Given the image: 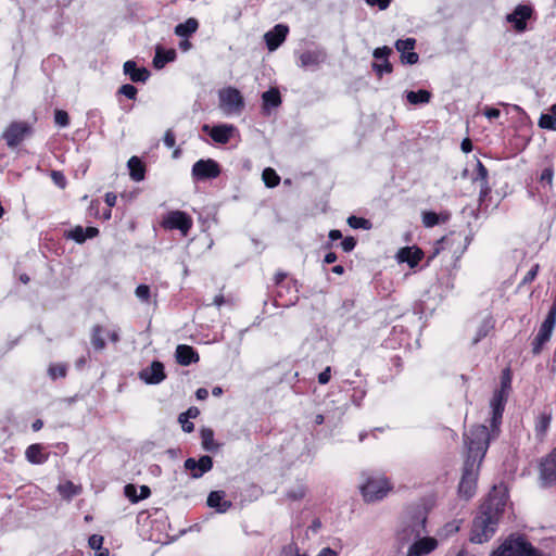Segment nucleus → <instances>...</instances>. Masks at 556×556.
I'll return each mask as SVG.
<instances>
[{
  "mask_svg": "<svg viewBox=\"0 0 556 556\" xmlns=\"http://www.w3.org/2000/svg\"><path fill=\"white\" fill-rule=\"evenodd\" d=\"M506 501L505 490L494 486L486 501L481 505L480 513L473 519L470 535L472 543H484L494 535Z\"/></svg>",
  "mask_w": 556,
  "mask_h": 556,
  "instance_id": "1",
  "label": "nucleus"
},
{
  "mask_svg": "<svg viewBox=\"0 0 556 556\" xmlns=\"http://www.w3.org/2000/svg\"><path fill=\"white\" fill-rule=\"evenodd\" d=\"M500 426L501 425H497L496 432H494L492 425L491 430H489L484 425H478L471 427L467 432H465L464 444L467 450L465 460H472L476 462V464L481 465L489 448L490 441L498 437Z\"/></svg>",
  "mask_w": 556,
  "mask_h": 556,
  "instance_id": "2",
  "label": "nucleus"
},
{
  "mask_svg": "<svg viewBox=\"0 0 556 556\" xmlns=\"http://www.w3.org/2000/svg\"><path fill=\"white\" fill-rule=\"evenodd\" d=\"M427 516L422 510H418L414 515L405 518L395 534L396 547L400 551L406 545H410L421 535L427 533L426 529Z\"/></svg>",
  "mask_w": 556,
  "mask_h": 556,
  "instance_id": "3",
  "label": "nucleus"
},
{
  "mask_svg": "<svg viewBox=\"0 0 556 556\" xmlns=\"http://www.w3.org/2000/svg\"><path fill=\"white\" fill-rule=\"evenodd\" d=\"M511 389V374L508 368L504 369L501 376V388L494 391L490 401L492 414V426L494 432L497 431V425L502 424L503 413Z\"/></svg>",
  "mask_w": 556,
  "mask_h": 556,
  "instance_id": "4",
  "label": "nucleus"
},
{
  "mask_svg": "<svg viewBox=\"0 0 556 556\" xmlns=\"http://www.w3.org/2000/svg\"><path fill=\"white\" fill-rule=\"evenodd\" d=\"M363 477L364 483L361 485V492L368 503L382 500L392 489L391 483L384 476L363 473Z\"/></svg>",
  "mask_w": 556,
  "mask_h": 556,
  "instance_id": "5",
  "label": "nucleus"
},
{
  "mask_svg": "<svg viewBox=\"0 0 556 556\" xmlns=\"http://www.w3.org/2000/svg\"><path fill=\"white\" fill-rule=\"evenodd\" d=\"M219 109L227 115H240L244 109V99L235 87H226L218 91Z\"/></svg>",
  "mask_w": 556,
  "mask_h": 556,
  "instance_id": "6",
  "label": "nucleus"
},
{
  "mask_svg": "<svg viewBox=\"0 0 556 556\" xmlns=\"http://www.w3.org/2000/svg\"><path fill=\"white\" fill-rule=\"evenodd\" d=\"M479 469L480 464H476V462L472 460H465L458 485V493L462 497L469 500L475 495Z\"/></svg>",
  "mask_w": 556,
  "mask_h": 556,
  "instance_id": "7",
  "label": "nucleus"
},
{
  "mask_svg": "<svg viewBox=\"0 0 556 556\" xmlns=\"http://www.w3.org/2000/svg\"><path fill=\"white\" fill-rule=\"evenodd\" d=\"M31 135V127L26 122H12L3 131L2 138L9 148H15Z\"/></svg>",
  "mask_w": 556,
  "mask_h": 556,
  "instance_id": "8",
  "label": "nucleus"
},
{
  "mask_svg": "<svg viewBox=\"0 0 556 556\" xmlns=\"http://www.w3.org/2000/svg\"><path fill=\"white\" fill-rule=\"evenodd\" d=\"M162 226L169 230L178 229L186 236L192 227V218L182 211H172L164 216Z\"/></svg>",
  "mask_w": 556,
  "mask_h": 556,
  "instance_id": "9",
  "label": "nucleus"
},
{
  "mask_svg": "<svg viewBox=\"0 0 556 556\" xmlns=\"http://www.w3.org/2000/svg\"><path fill=\"white\" fill-rule=\"evenodd\" d=\"M191 174L197 180L215 179L220 175V166L212 159L199 160L192 165Z\"/></svg>",
  "mask_w": 556,
  "mask_h": 556,
  "instance_id": "10",
  "label": "nucleus"
},
{
  "mask_svg": "<svg viewBox=\"0 0 556 556\" xmlns=\"http://www.w3.org/2000/svg\"><path fill=\"white\" fill-rule=\"evenodd\" d=\"M328 58L327 51L324 48L315 50H306L299 55V65L302 68H317L320 64L325 63Z\"/></svg>",
  "mask_w": 556,
  "mask_h": 556,
  "instance_id": "11",
  "label": "nucleus"
},
{
  "mask_svg": "<svg viewBox=\"0 0 556 556\" xmlns=\"http://www.w3.org/2000/svg\"><path fill=\"white\" fill-rule=\"evenodd\" d=\"M533 10L529 5L519 4L515 8L513 13L506 16L507 22L514 25V28L521 33L527 28V20L532 16Z\"/></svg>",
  "mask_w": 556,
  "mask_h": 556,
  "instance_id": "12",
  "label": "nucleus"
},
{
  "mask_svg": "<svg viewBox=\"0 0 556 556\" xmlns=\"http://www.w3.org/2000/svg\"><path fill=\"white\" fill-rule=\"evenodd\" d=\"M437 547V539L424 534L408 546L406 556H425L432 553Z\"/></svg>",
  "mask_w": 556,
  "mask_h": 556,
  "instance_id": "13",
  "label": "nucleus"
},
{
  "mask_svg": "<svg viewBox=\"0 0 556 556\" xmlns=\"http://www.w3.org/2000/svg\"><path fill=\"white\" fill-rule=\"evenodd\" d=\"M540 477L545 486L556 484V447L541 463Z\"/></svg>",
  "mask_w": 556,
  "mask_h": 556,
  "instance_id": "14",
  "label": "nucleus"
},
{
  "mask_svg": "<svg viewBox=\"0 0 556 556\" xmlns=\"http://www.w3.org/2000/svg\"><path fill=\"white\" fill-rule=\"evenodd\" d=\"M185 469L191 472L194 479L201 478L205 472L210 471L213 467V459L208 455H203L199 460L194 458H187L185 460Z\"/></svg>",
  "mask_w": 556,
  "mask_h": 556,
  "instance_id": "15",
  "label": "nucleus"
},
{
  "mask_svg": "<svg viewBox=\"0 0 556 556\" xmlns=\"http://www.w3.org/2000/svg\"><path fill=\"white\" fill-rule=\"evenodd\" d=\"M415 46V38L399 39L395 42V48L401 53L402 63L414 65L418 62L419 55L413 51Z\"/></svg>",
  "mask_w": 556,
  "mask_h": 556,
  "instance_id": "16",
  "label": "nucleus"
},
{
  "mask_svg": "<svg viewBox=\"0 0 556 556\" xmlns=\"http://www.w3.org/2000/svg\"><path fill=\"white\" fill-rule=\"evenodd\" d=\"M139 378L147 384L161 383L166 378L164 365L159 361L152 362V364L149 367L143 368L139 372Z\"/></svg>",
  "mask_w": 556,
  "mask_h": 556,
  "instance_id": "17",
  "label": "nucleus"
},
{
  "mask_svg": "<svg viewBox=\"0 0 556 556\" xmlns=\"http://www.w3.org/2000/svg\"><path fill=\"white\" fill-rule=\"evenodd\" d=\"M289 27L283 24H277L273 29L264 35L266 46L269 51H275L287 38Z\"/></svg>",
  "mask_w": 556,
  "mask_h": 556,
  "instance_id": "18",
  "label": "nucleus"
},
{
  "mask_svg": "<svg viewBox=\"0 0 556 556\" xmlns=\"http://www.w3.org/2000/svg\"><path fill=\"white\" fill-rule=\"evenodd\" d=\"M555 324H552L551 321L544 320L542 323L538 334L532 341V353L534 355L540 354L544 344L551 340Z\"/></svg>",
  "mask_w": 556,
  "mask_h": 556,
  "instance_id": "19",
  "label": "nucleus"
},
{
  "mask_svg": "<svg viewBox=\"0 0 556 556\" xmlns=\"http://www.w3.org/2000/svg\"><path fill=\"white\" fill-rule=\"evenodd\" d=\"M203 130L208 131L211 138L215 142L226 144L230 140V137L235 130V126L222 124L210 128L208 125H204Z\"/></svg>",
  "mask_w": 556,
  "mask_h": 556,
  "instance_id": "20",
  "label": "nucleus"
},
{
  "mask_svg": "<svg viewBox=\"0 0 556 556\" xmlns=\"http://www.w3.org/2000/svg\"><path fill=\"white\" fill-rule=\"evenodd\" d=\"M123 71L134 83H146L150 77V72L146 67H138L136 62L131 60L124 63Z\"/></svg>",
  "mask_w": 556,
  "mask_h": 556,
  "instance_id": "21",
  "label": "nucleus"
},
{
  "mask_svg": "<svg viewBox=\"0 0 556 556\" xmlns=\"http://www.w3.org/2000/svg\"><path fill=\"white\" fill-rule=\"evenodd\" d=\"M99 235V229L96 227L84 228L76 226L73 229L65 232L67 239L74 240L76 243H84L88 238H94Z\"/></svg>",
  "mask_w": 556,
  "mask_h": 556,
  "instance_id": "22",
  "label": "nucleus"
},
{
  "mask_svg": "<svg viewBox=\"0 0 556 556\" xmlns=\"http://www.w3.org/2000/svg\"><path fill=\"white\" fill-rule=\"evenodd\" d=\"M424 257V252L416 247H405L397 252V260L402 263H407L409 267H415Z\"/></svg>",
  "mask_w": 556,
  "mask_h": 556,
  "instance_id": "23",
  "label": "nucleus"
},
{
  "mask_svg": "<svg viewBox=\"0 0 556 556\" xmlns=\"http://www.w3.org/2000/svg\"><path fill=\"white\" fill-rule=\"evenodd\" d=\"M176 361L181 366H189L199 361V355L190 345L179 344L176 348Z\"/></svg>",
  "mask_w": 556,
  "mask_h": 556,
  "instance_id": "24",
  "label": "nucleus"
},
{
  "mask_svg": "<svg viewBox=\"0 0 556 556\" xmlns=\"http://www.w3.org/2000/svg\"><path fill=\"white\" fill-rule=\"evenodd\" d=\"M207 506L215 508L217 513H226L231 507V502L225 500L224 491H212L207 496Z\"/></svg>",
  "mask_w": 556,
  "mask_h": 556,
  "instance_id": "25",
  "label": "nucleus"
},
{
  "mask_svg": "<svg viewBox=\"0 0 556 556\" xmlns=\"http://www.w3.org/2000/svg\"><path fill=\"white\" fill-rule=\"evenodd\" d=\"M128 168L130 178L135 181H141L144 179L146 167L138 156H131L128 160Z\"/></svg>",
  "mask_w": 556,
  "mask_h": 556,
  "instance_id": "26",
  "label": "nucleus"
},
{
  "mask_svg": "<svg viewBox=\"0 0 556 556\" xmlns=\"http://www.w3.org/2000/svg\"><path fill=\"white\" fill-rule=\"evenodd\" d=\"M198 28H199L198 20L194 17H189L186 22L176 25L174 31H175V35H177L179 37L188 38L192 34H194L198 30Z\"/></svg>",
  "mask_w": 556,
  "mask_h": 556,
  "instance_id": "27",
  "label": "nucleus"
},
{
  "mask_svg": "<svg viewBox=\"0 0 556 556\" xmlns=\"http://www.w3.org/2000/svg\"><path fill=\"white\" fill-rule=\"evenodd\" d=\"M26 459L36 465L43 464L48 460V455L42 453V446L40 444H31L26 448Z\"/></svg>",
  "mask_w": 556,
  "mask_h": 556,
  "instance_id": "28",
  "label": "nucleus"
},
{
  "mask_svg": "<svg viewBox=\"0 0 556 556\" xmlns=\"http://www.w3.org/2000/svg\"><path fill=\"white\" fill-rule=\"evenodd\" d=\"M551 421H552L551 413L543 412L536 417L534 431H535V437L539 440H542L545 437V434L551 426Z\"/></svg>",
  "mask_w": 556,
  "mask_h": 556,
  "instance_id": "29",
  "label": "nucleus"
},
{
  "mask_svg": "<svg viewBox=\"0 0 556 556\" xmlns=\"http://www.w3.org/2000/svg\"><path fill=\"white\" fill-rule=\"evenodd\" d=\"M422 224L427 228H432L437 226L440 222H447L450 219L448 213H442L441 215H438L434 212L427 211L422 213Z\"/></svg>",
  "mask_w": 556,
  "mask_h": 556,
  "instance_id": "30",
  "label": "nucleus"
},
{
  "mask_svg": "<svg viewBox=\"0 0 556 556\" xmlns=\"http://www.w3.org/2000/svg\"><path fill=\"white\" fill-rule=\"evenodd\" d=\"M431 92L425 89H420L418 91H408L406 93V99L410 104H427L431 100Z\"/></svg>",
  "mask_w": 556,
  "mask_h": 556,
  "instance_id": "31",
  "label": "nucleus"
},
{
  "mask_svg": "<svg viewBox=\"0 0 556 556\" xmlns=\"http://www.w3.org/2000/svg\"><path fill=\"white\" fill-rule=\"evenodd\" d=\"M175 56V50L163 51L161 48H157L153 59V65L155 68H163L166 63L174 61Z\"/></svg>",
  "mask_w": 556,
  "mask_h": 556,
  "instance_id": "32",
  "label": "nucleus"
},
{
  "mask_svg": "<svg viewBox=\"0 0 556 556\" xmlns=\"http://www.w3.org/2000/svg\"><path fill=\"white\" fill-rule=\"evenodd\" d=\"M552 114H542L539 118V127L556 131V103L549 109Z\"/></svg>",
  "mask_w": 556,
  "mask_h": 556,
  "instance_id": "33",
  "label": "nucleus"
},
{
  "mask_svg": "<svg viewBox=\"0 0 556 556\" xmlns=\"http://www.w3.org/2000/svg\"><path fill=\"white\" fill-rule=\"evenodd\" d=\"M91 344L97 351H102L105 348V341H104V329L100 325H94L91 328Z\"/></svg>",
  "mask_w": 556,
  "mask_h": 556,
  "instance_id": "34",
  "label": "nucleus"
},
{
  "mask_svg": "<svg viewBox=\"0 0 556 556\" xmlns=\"http://www.w3.org/2000/svg\"><path fill=\"white\" fill-rule=\"evenodd\" d=\"M263 105L267 108H277L281 103V98L278 89L270 88L262 94Z\"/></svg>",
  "mask_w": 556,
  "mask_h": 556,
  "instance_id": "35",
  "label": "nucleus"
},
{
  "mask_svg": "<svg viewBox=\"0 0 556 556\" xmlns=\"http://www.w3.org/2000/svg\"><path fill=\"white\" fill-rule=\"evenodd\" d=\"M262 179L266 187L268 188H275L280 182V177L276 173V170L271 167H267L262 173Z\"/></svg>",
  "mask_w": 556,
  "mask_h": 556,
  "instance_id": "36",
  "label": "nucleus"
},
{
  "mask_svg": "<svg viewBox=\"0 0 556 556\" xmlns=\"http://www.w3.org/2000/svg\"><path fill=\"white\" fill-rule=\"evenodd\" d=\"M202 446L205 451H214L217 446L214 443V432L211 429L201 430Z\"/></svg>",
  "mask_w": 556,
  "mask_h": 556,
  "instance_id": "37",
  "label": "nucleus"
},
{
  "mask_svg": "<svg viewBox=\"0 0 556 556\" xmlns=\"http://www.w3.org/2000/svg\"><path fill=\"white\" fill-rule=\"evenodd\" d=\"M348 224L351 228H354V229L369 230L371 228V223L369 219H366L363 217H357L354 215H352L348 218Z\"/></svg>",
  "mask_w": 556,
  "mask_h": 556,
  "instance_id": "38",
  "label": "nucleus"
},
{
  "mask_svg": "<svg viewBox=\"0 0 556 556\" xmlns=\"http://www.w3.org/2000/svg\"><path fill=\"white\" fill-rule=\"evenodd\" d=\"M67 372V366L65 364H52L49 366L48 374L51 379L64 378Z\"/></svg>",
  "mask_w": 556,
  "mask_h": 556,
  "instance_id": "39",
  "label": "nucleus"
},
{
  "mask_svg": "<svg viewBox=\"0 0 556 556\" xmlns=\"http://www.w3.org/2000/svg\"><path fill=\"white\" fill-rule=\"evenodd\" d=\"M488 177H489V172H488L486 167L482 164V162H480L478 160L477 164H476L475 180L478 181L479 184L489 182Z\"/></svg>",
  "mask_w": 556,
  "mask_h": 556,
  "instance_id": "40",
  "label": "nucleus"
},
{
  "mask_svg": "<svg viewBox=\"0 0 556 556\" xmlns=\"http://www.w3.org/2000/svg\"><path fill=\"white\" fill-rule=\"evenodd\" d=\"M372 70L376 72V74L381 77L383 74H390L393 70L392 64L386 60L382 63H372Z\"/></svg>",
  "mask_w": 556,
  "mask_h": 556,
  "instance_id": "41",
  "label": "nucleus"
},
{
  "mask_svg": "<svg viewBox=\"0 0 556 556\" xmlns=\"http://www.w3.org/2000/svg\"><path fill=\"white\" fill-rule=\"evenodd\" d=\"M54 122L60 127H66L70 124V117L66 111L56 110L54 113Z\"/></svg>",
  "mask_w": 556,
  "mask_h": 556,
  "instance_id": "42",
  "label": "nucleus"
},
{
  "mask_svg": "<svg viewBox=\"0 0 556 556\" xmlns=\"http://www.w3.org/2000/svg\"><path fill=\"white\" fill-rule=\"evenodd\" d=\"M118 92L128 99L134 100L137 96V88L130 84H125L119 88Z\"/></svg>",
  "mask_w": 556,
  "mask_h": 556,
  "instance_id": "43",
  "label": "nucleus"
},
{
  "mask_svg": "<svg viewBox=\"0 0 556 556\" xmlns=\"http://www.w3.org/2000/svg\"><path fill=\"white\" fill-rule=\"evenodd\" d=\"M392 53V49L387 47V46H383V47H379V48H376L372 52V55L375 59L377 60H388V56Z\"/></svg>",
  "mask_w": 556,
  "mask_h": 556,
  "instance_id": "44",
  "label": "nucleus"
},
{
  "mask_svg": "<svg viewBox=\"0 0 556 556\" xmlns=\"http://www.w3.org/2000/svg\"><path fill=\"white\" fill-rule=\"evenodd\" d=\"M51 179L52 181L59 186L60 188H65L66 186V179L62 172L60 170H52L51 172Z\"/></svg>",
  "mask_w": 556,
  "mask_h": 556,
  "instance_id": "45",
  "label": "nucleus"
},
{
  "mask_svg": "<svg viewBox=\"0 0 556 556\" xmlns=\"http://www.w3.org/2000/svg\"><path fill=\"white\" fill-rule=\"evenodd\" d=\"M136 296L141 301H148L150 296V288L147 285H139L136 288Z\"/></svg>",
  "mask_w": 556,
  "mask_h": 556,
  "instance_id": "46",
  "label": "nucleus"
},
{
  "mask_svg": "<svg viewBox=\"0 0 556 556\" xmlns=\"http://www.w3.org/2000/svg\"><path fill=\"white\" fill-rule=\"evenodd\" d=\"M491 328V325L489 321H484L481 327L478 329L476 337L473 338V344L478 343L482 338H484L489 330Z\"/></svg>",
  "mask_w": 556,
  "mask_h": 556,
  "instance_id": "47",
  "label": "nucleus"
},
{
  "mask_svg": "<svg viewBox=\"0 0 556 556\" xmlns=\"http://www.w3.org/2000/svg\"><path fill=\"white\" fill-rule=\"evenodd\" d=\"M553 178H554V169H553V167L549 166L542 170L541 176H540V181L546 182L547 185L551 186L553 184Z\"/></svg>",
  "mask_w": 556,
  "mask_h": 556,
  "instance_id": "48",
  "label": "nucleus"
},
{
  "mask_svg": "<svg viewBox=\"0 0 556 556\" xmlns=\"http://www.w3.org/2000/svg\"><path fill=\"white\" fill-rule=\"evenodd\" d=\"M124 493L132 503L139 501V494H137V488L134 484H127L124 489Z\"/></svg>",
  "mask_w": 556,
  "mask_h": 556,
  "instance_id": "49",
  "label": "nucleus"
},
{
  "mask_svg": "<svg viewBox=\"0 0 556 556\" xmlns=\"http://www.w3.org/2000/svg\"><path fill=\"white\" fill-rule=\"evenodd\" d=\"M179 422L181 424L182 430L185 432H192L194 429V425L188 420L187 414H180L178 417Z\"/></svg>",
  "mask_w": 556,
  "mask_h": 556,
  "instance_id": "50",
  "label": "nucleus"
},
{
  "mask_svg": "<svg viewBox=\"0 0 556 556\" xmlns=\"http://www.w3.org/2000/svg\"><path fill=\"white\" fill-rule=\"evenodd\" d=\"M539 268H540L539 264L533 265L532 268L523 277L521 283L527 285V283L532 282L539 273Z\"/></svg>",
  "mask_w": 556,
  "mask_h": 556,
  "instance_id": "51",
  "label": "nucleus"
},
{
  "mask_svg": "<svg viewBox=\"0 0 556 556\" xmlns=\"http://www.w3.org/2000/svg\"><path fill=\"white\" fill-rule=\"evenodd\" d=\"M102 543H103V538L101 535L92 534L89 538V546L94 551H99L102 546Z\"/></svg>",
  "mask_w": 556,
  "mask_h": 556,
  "instance_id": "52",
  "label": "nucleus"
},
{
  "mask_svg": "<svg viewBox=\"0 0 556 556\" xmlns=\"http://www.w3.org/2000/svg\"><path fill=\"white\" fill-rule=\"evenodd\" d=\"M355 245L356 240L353 237H345L341 242V247L344 252H351Z\"/></svg>",
  "mask_w": 556,
  "mask_h": 556,
  "instance_id": "53",
  "label": "nucleus"
},
{
  "mask_svg": "<svg viewBox=\"0 0 556 556\" xmlns=\"http://www.w3.org/2000/svg\"><path fill=\"white\" fill-rule=\"evenodd\" d=\"M285 556H306L305 554H301L299 547L295 544H290L283 549Z\"/></svg>",
  "mask_w": 556,
  "mask_h": 556,
  "instance_id": "54",
  "label": "nucleus"
},
{
  "mask_svg": "<svg viewBox=\"0 0 556 556\" xmlns=\"http://www.w3.org/2000/svg\"><path fill=\"white\" fill-rule=\"evenodd\" d=\"M163 141L167 148H173L175 146L176 140H175V134L173 132V130H170V129L166 130Z\"/></svg>",
  "mask_w": 556,
  "mask_h": 556,
  "instance_id": "55",
  "label": "nucleus"
},
{
  "mask_svg": "<svg viewBox=\"0 0 556 556\" xmlns=\"http://www.w3.org/2000/svg\"><path fill=\"white\" fill-rule=\"evenodd\" d=\"M331 378V369L330 367H326L319 375H318V382L320 384H326L329 382Z\"/></svg>",
  "mask_w": 556,
  "mask_h": 556,
  "instance_id": "56",
  "label": "nucleus"
},
{
  "mask_svg": "<svg viewBox=\"0 0 556 556\" xmlns=\"http://www.w3.org/2000/svg\"><path fill=\"white\" fill-rule=\"evenodd\" d=\"M368 5L378 7L380 10H386L391 0H365Z\"/></svg>",
  "mask_w": 556,
  "mask_h": 556,
  "instance_id": "57",
  "label": "nucleus"
},
{
  "mask_svg": "<svg viewBox=\"0 0 556 556\" xmlns=\"http://www.w3.org/2000/svg\"><path fill=\"white\" fill-rule=\"evenodd\" d=\"M458 530H459V525L457 521L446 523L443 528L445 535L456 533Z\"/></svg>",
  "mask_w": 556,
  "mask_h": 556,
  "instance_id": "58",
  "label": "nucleus"
},
{
  "mask_svg": "<svg viewBox=\"0 0 556 556\" xmlns=\"http://www.w3.org/2000/svg\"><path fill=\"white\" fill-rule=\"evenodd\" d=\"M484 115L489 119L497 118L501 115V111L498 109H495V108H486L484 110Z\"/></svg>",
  "mask_w": 556,
  "mask_h": 556,
  "instance_id": "59",
  "label": "nucleus"
},
{
  "mask_svg": "<svg viewBox=\"0 0 556 556\" xmlns=\"http://www.w3.org/2000/svg\"><path fill=\"white\" fill-rule=\"evenodd\" d=\"M490 191H491V188H490L489 182L480 184V191H479L480 201H482L490 193Z\"/></svg>",
  "mask_w": 556,
  "mask_h": 556,
  "instance_id": "60",
  "label": "nucleus"
},
{
  "mask_svg": "<svg viewBox=\"0 0 556 556\" xmlns=\"http://www.w3.org/2000/svg\"><path fill=\"white\" fill-rule=\"evenodd\" d=\"M547 321H551L552 324L556 325V305L553 303L545 319Z\"/></svg>",
  "mask_w": 556,
  "mask_h": 556,
  "instance_id": "61",
  "label": "nucleus"
},
{
  "mask_svg": "<svg viewBox=\"0 0 556 556\" xmlns=\"http://www.w3.org/2000/svg\"><path fill=\"white\" fill-rule=\"evenodd\" d=\"M460 148H462L463 152L469 153L472 150L471 140L469 138H465L460 143Z\"/></svg>",
  "mask_w": 556,
  "mask_h": 556,
  "instance_id": "62",
  "label": "nucleus"
},
{
  "mask_svg": "<svg viewBox=\"0 0 556 556\" xmlns=\"http://www.w3.org/2000/svg\"><path fill=\"white\" fill-rule=\"evenodd\" d=\"M116 200H117V197H116V194H115V193H113V192H108V193L105 194V203H106L110 207H112V206H114V205L116 204Z\"/></svg>",
  "mask_w": 556,
  "mask_h": 556,
  "instance_id": "63",
  "label": "nucleus"
},
{
  "mask_svg": "<svg viewBox=\"0 0 556 556\" xmlns=\"http://www.w3.org/2000/svg\"><path fill=\"white\" fill-rule=\"evenodd\" d=\"M316 556H338V553L330 547H324Z\"/></svg>",
  "mask_w": 556,
  "mask_h": 556,
  "instance_id": "64",
  "label": "nucleus"
}]
</instances>
